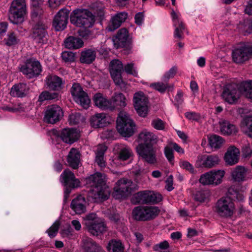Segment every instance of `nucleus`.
Returning a JSON list of instances; mask_svg holds the SVG:
<instances>
[{"label":"nucleus","instance_id":"obj_1","mask_svg":"<svg viewBox=\"0 0 252 252\" xmlns=\"http://www.w3.org/2000/svg\"><path fill=\"white\" fill-rule=\"evenodd\" d=\"M86 185L88 188H90L88 196L95 201L104 200L109 198L110 190L101 173H96L87 178Z\"/></svg>","mask_w":252,"mask_h":252},{"label":"nucleus","instance_id":"obj_2","mask_svg":"<svg viewBox=\"0 0 252 252\" xmlns=\"http://www.w3.org/2000/svg\"><path fill=\"white\" fill-rule=\"evenodd\" d=\"M244 195L233 187L229 188L227 195L219 199L216 204L215 210L218 215L221 217H232L235 211L233 200L242 201Z\"/></svg>","mask_w":252,"mask_h":252},{"label":"nucleus","instance_id":"obj_3","mask_svg":"<svg viewBox=\"0 0 252 252\" xmlns=\"http://www.w3.org/2000/svg\"><path fill=\"white\" fill-rule=\"evenodd\" d=\"M84 224L87 231L92 235L98 236L107 231L104 219L98 217L95 213H90L84 219Z\"/></svg>","mask_w":252,"mask_h":252},{"label":"nucleus","instance_id":"obj_4","mask_svg":"<svg viewBox=\"0 0 252 252\" xmlns=\"http://www.w3.org/2000/svg\"><path fill=\"white\" fill-rule=\"evenodd\" d=\"M71 23L78 27L90 28L94 23V16L87 9H76L70 16Z\"/></svg>","mask_w":252,"mask_h":252},{"label":"nucleus","instance_id":"obj_5","mask_svg":"<svg viewBox=\"0 0 252 252\" xmlns=\"http://www.w3.org/2000/svg\"><path fill=\"white\" fill-rule=\"evenodd\" d=\"M117 129L123 137H129L134 133L135 125L126 112H120L117 119Z\"/></svg>","mask_w":252,"mask_h":252},{"label":"nucleus","instance_id":"obj_6","mask_svg":"<svg viewBox=\"0 0 252 252\" xmlns=\"http://www.w3.org/2000/svg\"><path fill=\"white\" fill-rule=\"evenodd\" d=\"M27 13L25 0H13L9 9V19L12 23L18 24L24 21Z\"/></svg>","mask_w":252,"mask_h":252},{"label":"nucleus","instance_id":"obj_7","mask_svg":"<svg viewBox=\"0 0 252 252\" xmlns=\"http://www.w3.org/2000/svg\"><path fill=\"white\" fill-rule=\"evenodd\" d=\"M162 200L161 194L151 190H143L135 193L131 201L134 204H157Z\"/></svg>","mask_w":252,"mask_h":252},{"label":"nucleus","instance_id":"obj_8","mask_svg":"<svg viewBox=\"0 0 252 252\" xmlns=\"http://www.w3.org/2000/svg\"><path fill=\"white\" fill-rule=\"evenodd\" d=\"M160 210L157 206H137L132 210V216L134 220L138 221H147L157 217Z\"/></svg>","mask_w":252,"mask_h":252},{"label":"nucleus","instance_id":"obj_9","mask_svg":"<svg viewBox=\"0 0 252 252\" xmlns=\"http://www.w3.org/2000/svg\"><path fill=\"white\" fill-rule=\"evenodd\" d=\"M139 157L150 164L157 162V150L152 145L138 144L136 148Z\"/></svg>","mask_w":252,"mask_h":252},{"label":"nucleus","instance_id":"obj_10","mask_svg":"<svg viewBox=\"0 0 252 252\" xmlns=\"http://www.w3.org/2000/svg\"><path fill=\"white\" fill-rule=\"evenodd\" d=\"M73 99L84 108L89 107L91 100L86 92L83 91L80 84L74 83L70 90Z\"/></svg>","mask_w":252,"mask_h":252},{"label":"nucleus","instance_id":"obj_11","mask_svg":"<svg viewBox=\"0 0 252 252\" xmlns=\"http://www.w3.org/2000/svg\"><path fill=\"white\" fill-rule=\"evenodd\" d=\"M109 70L115 84L122 89L125 88L126 84L122 77V73L124 70L122 62L118 59L112 60L109 64Z\"/></svg>","mask_w":252,"mask_h":252},{"label":"nucleus","instance_id":"obj_12","mask_svg":"<svg viewBox=\"0 0 252 252\" xmlns=\"http://www.w3.org/2000/svg\"><path fill=\"white\" fill-rule=\"evenodd\" d=\"M20 71L28 79L38 76L42 71V67L39 61L30 59L26 61L24 65L20 69Z\"/></svg>","mask_w":252,"mask_h":252},{"label":"nucleus","instance_id":"obj_13","mask_svg":"<svg viewBox=\"0 0 252 252\" xmlns=\"http://www.w3.org/2000/svg\"><path fill=\"white\" fill-rule=\"evenodd\" d=\"M242 92L241 84L240 87L236 84H228L224 87L221 96L225 101L233 104L239 98L240 93Z\"/></svg>","mask_w":252,"mask_h":252},{"label":"nucleus","instance_id":"obj_14","mask_svg":"<svg viewBox=\"0 0 252 252\" xmlns=\"http://www.w3.org/2000/svg\"><path fill=\"white\" fill-rule=\"evenodd\" d=\"M132 182L126 178L118 180L114 187V195L116 198L128 196L131 192Z\"/></svg>","mask_w":252,"mask_h":252},{"label":"nucleus","instance_id":"obj_15","mask_svg":"<svg viewBox=\"0 0 252 252\" xmlns=\"http://www.w3.org/2000/svg\"><path fill=\"white\" fill-rule=\"evenodd\" d=\"M133 101L134 107L138 114L142 117H146L148 111V99L144 93L142 92L135 93Z\"/></svg>","mask_w":252,"mask_h":252},{"label":"nucleus","instance_id":"obj_16","mask_svg":"<svg viewBox=\"0 0 252 252\" xmlns=\"http://www.w3.org/2000/svg\"><path fill=\"white\" fill-rule=\"evenodd\" d=\"M63 115L62 108L58 105L48 106L45 112L44 121L48 124H54L59 122Z\"/></svg>","mask_w":252,"mask_h":252},{"label":"nucleus","instance_id":"obj_17","mask_svg":"<svg viewBox=\"0 0 252 252\" xmlns=\"http://www.w3.org/2000/svg\"><path fill=\"white\" fill-rule=\"evenodd\" d=\"M220 159L216 155H200L197 156L195 162L197 168H211L220 163Z\"/></svg>","mask_w":252,"mask_h":252},{"label":"nucleus","instance_id":"obj_18","mask_svg":"<svg viewBox=\"0 0 252 252\" xmlns=\"http://www.w3.org/2000/svg\"><path fill=\"white\" fill-rule=\"evenodd\" d=\"M233 61L242 63L252 57V46H245L236 48L232 53Z\"/></svg>","mask_w":252,"mask_h":252},{"label":"nucleus","instance_id":"obj_19","mask_svg":"<svg viewBox=\"0 0 252 252\" xmlns=\"http://www.w3.org/2000/svg\"><path fill=\"white\" fill-rule=\"evenodd\" d=\"M47 26L41 22L36 23L32 29L33 40L39 44H46L48 41Z\"/></svg>","mask_w":252,"mask_h":252},{"label":"nucleus","instance_id":"obj_20","mask_svg":"<svg viewBox=\"0 0 252 252\" xmlns=\"http://www.w3.org/2000/svg\"><path fill=\"white\" fill-rule=\"evenodd\" d=\"M69 11L66 8L60 9L54 16L53 26L56 31H63L68 22Z\"/></svg>","mask_w":252,"mask_h":252},{"label":"nucleus","instance_id":"obj_21","mask_svg":"<svg viewBox=\"0 0 252 252\" xmlns=\"http://www.w3.org/2000/svg\"><path fill=\"white\" fill-rule=\"evenodd\" d=\"M60 180L63 185L67 188L75 189L80 186V182L75 178L73 173L69 169H65L61 175Z\"/></svg>","mask_w":252,"mask_h":252},{"label":"nucleus","instance_id":"obj_22","mask_svg":"<svg viewBox=\"0 0 252 252\" xmlns=\"http://www.w3.org/2000/svg\"><path fill=\"white\" fill-rule=\"evenodd\" d=\"M127 13L126 12L117 13L112 16L106 28L108 32H113L118 29L127 18Z\"/></svg>","mask_w":252,"mask_h":252},{"label":"nucleus","instance_id":"obj_23","mask_svg":"<svg viewBox=\"0 0 252 252\" xmlns=\"http://www.w3.org/2000/svg\"><path fill=\"white\" fill-rule=\"evenodd\" d=\"M87 202L85 198L79 195L74 198L70 204V208L76 214L81 215L86 211Z\"/></svg>","mask_w":252,"mask_h":252},{"label":"nucleus","instance_id":"obj_24","mask_svg":"<svg viewBox=\"0 0 252 252\" xmlns=\"http://www.w3.org/2000/svg\"><path fill=\"white\" fill-rule=\"evenodd\" d=\"M79 133L75 128H64L60 133V137L65 143L71 144L79 138Z\"/></svg>","mask_w":252,"mask_h":252},{"label":"nucleus","instance_id":"obj_25","mask_svg":"<svg viewBox=\"0 0 252 252\" xmlns=\"http://www.w3.org/2000/svg\"><path fill=\"white\" fill-rule=\"evenodd\" d=\"M239 150L235 146H230L224 156V160L227 164L233 165L239 161Z\"/></svg>","mask_w":252,"mask_h":252},{"label":"nucleus","instance_id":"obj_26","mask_svg":"<svg viewBox=\"0 0 252 252\" xmlns=\"http://www.w3.org/2000/svg\"><path fill=\"white\" fill-rule=\"evenodd\" d=\"M110 100V105L112 106V108H110L111 111L121 109L126 105V98L121 93H114Z\"/></svg>","mask_w":252,"mask_h":252},{"label":"nucleus","instance_id":"obj_27","mask_svg":"<svg viewBox=\"0 0 252 252\" xmlns=\"http://www.w3.org/2000/svg\"><path fill=\"white\" fill-rule=\"evenodd\" d=\"M93 100L94 105L102 110H110V108H112V106L110 105V99H108L105 96L101 93L95 94L93 96Z\"/></svg>","mask_w":252,"mask_h":252},{"label":"nucleus","instance_id":"obj_28","mask_svg":"<svg viewBox=\"0 0 252 252\" xmlns=\"http://www.w3.org/2000/svg\"><path fill=\"white\" fill-rule=\"evenodd\" d=\"M82 247L86 252H102V247L92 238L84 237L82 240Z\"/></svg>","mask_w":252,"mask_h":252},{"label":"nucleus","instance_id":"obj_29","mask_svg":"<svg viewBox=\"0 0 252 252\" xmlns=\"http://www.w3.org/2000/svg\"><path fill=\"white\" fill-rule=\"evenodd\" d=\"M128 37V32L126 29L122 28L119 30L113 39L115 47L116 48L124 47L126 44Z\"/></svg>","mask_w":252,"mask_h":252},{"label":"nucleus","instance_id":"obj_30","mask_svg":"<svg viewBox=\"0 0 252 252\" xmlns=\"http://www.w3.org/2000/svg\"><path fill=\"white\" fill-rule=\"evenodd\" d=\"M90 123L92 127L97 128L107 126L109 124L106 114L104 113L95 114L90 119Z\"/></svg>","mask_w":252,"mask_h":252},{"label":"nucleus","instance_id":"obj_31","mask_svg":"<svg viewBox=\"0 0 252 252\" xmlns=\"http://www.w3.org/2000/svg\"><path fill=\"white\" fill-rule=\"evenodd\" d=\"M46 85L51 90L59 91L63 88L64 81L62 79L56 75H49L46 79Z\"/></svg>","mask_w":252,"mask_h":252},{"label":"nucleus","instance_id":"obj_32","mask_svg":"<svg viewBox=\"0 0 252 252\" xmlns=\"http://www.w3.org/2000/svg\"><path fill=\"white\" fill-rule=\"evenodd\" d=\"M80 153L79 151L77 149L71 148L67 157V161L69 166L74 169H77L80 162Z\"/></svg>","mask_w":252,"mask_h":252},{"label":"nucleus","instance_id":"obj_33","mask_svg":"<svg viewBox=\"0 0 252 252\" xmlns=\"http://www.w3.org/2000/svg\"><path fill=\"white\" fill-rule=\"evenodd\" d=\"M29 88L26 84L22 83L15 84L11 88L10 95L14 97H23L28 93Z\"/></svg>","mask_w":252,"mask_h":252},{"label":"nucleus","instance_id":"obj_34","mask_svg":"<svg viewBox=\"0 0 252 252\" xmlns=\"http://www.w3.org/2000/svg\"><path fill=\"white\" fill-rule=\"evenodd\" d=\"M138 138L141 143L139 144L152 145L157 142L158 137L153 133L143 130L139 134Z\"/></svg>","mask_w":252,"mask_h":252},{"label":"nucleus","instance_id":"obj_35","mask_svg":"<svg viewBox=\"0 0 252 252\" xmlns=\"http://www.w3.org/2000/svg\"><path fill=\"white\" fill-rule=\"evenodd\" d=\"M96 50L92 49H85L81 53L80 61L81 63L90 64L95 59Z\"/></svg>","mask_w":252,"mask_h":252},{"label":"nucleus","instance_id":"obj_36","mask_svg":"<svg viewBox=\"0 0 252 252\" xmlns=\"http://www.w3.org/2000/svg\"><path fill=\"white\" fill-rule=\"evenodd\" d=\"M64 44L66 48L77 49L83 47L84 42L81 38L78 37L69 36L65 39Z\"/></svg>","mask_w":252,"mask_h":252},{"label":"nucleus","instance_id":"obj_37","mask_svg":"<svg viewBox=\"0 0 252 252\" xmlns=\"http://www.w3.org/2000/svg\"><path fill=\"white\" fill-rule=\"evenodd\" d=\"M107 147L103 144L98 145L95 152V161L101 168L105 167L106 162L104 160V155L107 150Z\"/></svg>","mask_w":252,"mask_h":252},{"label":"nucleus","instance_id":"obj_38","mask_svg":"<svg viewBox=\"0 0 252 252\" xmlns=\"http://www.w3.org/2000/svg\"><path fill=\"white\" fill-rule=\"evenodd\" d=\"M221 132L224 135H231L237 132L236 126L231 124L228 121L221 120L219 122Z\"/></svg>","mask_w":252,"mask_h":252},{"label":"nucleus","instance_id":"obj_39","mask_svg":"<svg viewBox=\"0 0 252 252\" xmlns=\"http://www.w3.org/2000/svg\"><path fill=\"white\" fill-rule=\"evenodd\" d=\"M247 169L244 166H237L231 172L233 179L236 182H242L245 180Z\"/></svg>","mask_w":252,"mask_h":252},{"label":"nucleus","instance_id":"obj_40","mask_svg":"<svg viewBox=\"0 0 252 252\" xmlns=\"http://www.w3.org/2000/svg\"><path fill=\"white\" fill-rule=\"evenodd\" d=\"M108 252H124L125 246L119 240L111 239L107 246Z\"/></svg>","mask_w":252,"mask_h":252},{"label":"nucleus","instance_id":"obj_41","mask_svg":"<svg viewBox=\"0 0 252 252\" xmlns=\"http://www.w3.org/2000/svg\"><path fill=\"white\" fill-rule=\"evenodd\" d=\"M241 128L244 133L252 138V116L247 117L243 120Z\"/></svg>","mask_w":252,"mask_h":252},{"label":"nucleus","instance_id":"obj_42","mask_svg":"<svg viewBox=\"0 0 252 252\" xmlns=\"http://www.w3.org/2000/svg\"><path fill=\"white\" fill-rule=\"evenodd\" d=\"M133 155V152L129 147L122 146L118 151L117 158L120 160L125 161L129 159Z\"/></svg>","mask_w":252,"mask_h":252},{"label":"nucleus","instance_id":"obj_43","mask_svg":"<svg viewBox=\"0 0 252 252\" xmlns=\"http://www.w3.org/2000/svg\"><path fill=\"white\" fill-rule=\"evenodd\" d=\"M91 9L94 13L101 18H103L105 14V6L101 1H98L91 3Z\"/></svg>","mask_w":252,"mask_h":252},{"label":"nucleus","instance_id":"obj_44","mask_svg":"<svg viewBox=\"0 0 252 252\" xmlns=\"http://www.w3.org/2000/svg\"><path fill=\"white\" fill-rule=\"evenodd\" d=\"M43 2L42 0H32V17H36L38 16L41 15L43 13V10L42 8Z\"/></svg>","mask_w":252,"mask_h":252},{"label":"nucleus","instance_id":"obj_45","mask_svg":"<svg viewBox=\"0 0 252 252\" xmlns=\"http://www.w3.org/2000/svg\"><path fill=\"white\" fill-rule=\"evenodd\" d=\"M223 142V139L216 134H213L209 137V143L212 148L216 149L220 148Z\"/></svg>","mask_w":252,"mask_h":252},{"label":"nucleus","instance_id":"obj_46","mask_svg":"<svg viewBox=\"0 0 252 252\" xmlns=\"http://www.w3.org/2000/svg\"><path fill=\"white\" fill-rule=\"evenodd\" d=\"M59 97V95L57 93L44 91L39 95L38 97V100L40 102H43L45 100H50L56 99H58Z\"/></svg>","mask_w":252,"mask_h":252},{"label":"nucleus","instance_id":"obj_47","mask_svg":"<svg viewBox=\"0 0 252 252\" xmlns=\"http://www.w3.org/2000/svg\"><path fill=\"white\" fill-rule=\"evenodd\" d=\"M210 192L208 190H203L197 191L194 195V200L199 202H203L209 200Z\"/></svg>","mask_w":252,"mask_h":252},{"label":"nucleus","instance_id":"obj_48","mask_svg":"<svg viewBox=\"0 0 252 252\" xmlns=\"http://www.w3.org/2000/svg\"><path fill=\"white\" fill-rule=\"evenodd\" d=\"M175 30L174 33L175 38L179 40L183 38V33L185 30V26L182 21H178V23H175Z\"/></svg>","mask_w":252,"mask_h":252},{"label":"nucleus","instance_id":"obj_49","mask_svg":"<svg viewBox=\"0 0 252 252\" xmlns=\"http://www.w3.org/2000/svg\"><path fill=\"white\" fill-rule=\"evenodd\" d=\"M241 88L246 96L252 99V81L243 82Z\"/></svg>","mask_w":252,"mask_h":252},{"label":"nucleus","instance_id":"obj_50","mask_svg":"<svg viewBox=\"0 0 252 252\" xmlns=\"http://www.w3.org/2000/svg\"><path fill=\"white\" fill-rule=\"evenodd\" d=\"M212 180H213V184L216 185L220 184L224 175V171L223 170L211 171Z\"/></svg>","mask_w":252,"mask_h":252},{"label":"nucleus","instance_id":"obj_51","mask_svg":"<svg viewBox=\"0 0 252 252\" xmlns=\"http://www.w3.org/2000/svg\"><path fill=\"white\" fill-rule=\"evenodd\" d=\"M6 45L10 46L16 45L20 42V39L14 32H10L5 39Z\"/></svg>","mask_w":252,"mask_h":252},{"label":"nucleus","instance_id":"obj_52","mask_svg":"<svg viewBox=\"0 0 252 252\" xmlns=\"http://www.w3.org/2000/svg\"><path fill=\"white\" fill-rule=\"evenodd\" d=\"M60 225L61 224L59 221H56L46 231V232L50 238H53L56 236L59 231Z\"/></svg>","mask_w":252,"mask_h":252},{"label":"nucleus","instance_id":"obj_53","mask_svg":"<svg viewBox=\"0 0 252 252\" xmlns=\"http://www.w3.org/2000/svg\"><path fill=\"white\" fill-rule=\"evenodd\" d=\"M212 172L210 171L202 175L199 179V182L204 185L213 184L212 180Z\"/></svg>","mask_w":252,"mask_h":252},{"label":"nucleus","instance_id":"obj_54","mask_svg":"<svg viewBox=\"0 0 252 252\" xmlns=\"http://www.w3.org/2000/svg\"><path fill=\"white\" fill-rule=\"evenodd\" d=\"M150 87L161 93H164L168 88V84L163 82L152 83Z\"/></svg>","mask_w":252,"mask_h":252},{"label":"nucleus","instance_id":"obj_55","mask_svg":"<svg viewBox=\"0 0 252 252\" xmlns=\"http://www.w3.org/2000/svg\"><path fill=\"white\" fill-rule=\"evenodd\" d=\"M179 165L181 168L191 174L195 173L193 166L188 161L181 160L179 162Z\"/></svg>","mask_w":252,"mask_h":252},{"label":"nucleus","instance_id":"obj_56","mask_svg":"<svg viewBox=\"0 0 252 252\" xmlns=\"http://www.w3.org/2000/svg\"><path fill=\"white\" fill-rule=\"evenodd\" d=\"M62 58L65 62H73L75 61V54L71 51H64L62 54Z\"/></svg>","mask_w":252,"mask_h":252},{"label":"nucleus","instance_id":"obj_57","mask_svg":"<svg viewBox=\"0 0 252 252\" xmlns=\"http://www.w3.org/2000/svg\"><path fill=\"white\" fill-rule=\"evenodd\" d=\"M164 154L168 161L173 165L174 160L173 150L171 148L166 146L164 148Z\"/></svg>","mask_w":252,"mask_h":252},{"label":"nucleus","instance_id":"obj_58","mask_svg":"<svg viewBox=\"0 0 252 252\" xmlns=\"http://www.w3.org/2000/svg\"><path fill=\"white\" fill-rule=\"evenodd\" d=\"M152 126L156 129L163 130L165 127V123L161 119H157L152 121Z\"/></svg>","mask_w":252,"mask_h":252},{"label":"nucleus","instance_id":"obj_59","mask_svg":"<svg viewBox=\"0 0 252 252\" xmlns=\"http://www.w3.org/2000/svg\"><path fill=\"white\" fill-rule=\"evenodd\" d=\"M169 248V244L166 241L160 242L158 244L155 245L153 247V249L155 251H162L164 250H167Z\"/></svg>","mask_w":252,"mask_h":252},{"label":"nucleus","instance_id":"obj_60","mask_svg":"<svg viewBox=\"0 0 252 252\" xmlns=\"http://www.w3.org/2000/svg\"><path fill=\"white\" fill-rule=\"evenodd\" d=\"M177 71L176 66H173L163 76L164 81H168L169 79L173 78L176 75Z\"/></svg>","mask_w":252,"mask_h":252},{"label":"nucleus","instance_id":"obj_61","mask_svg":"<svg viewBox=\"0 0 252 252\" xmlns=\"http://www.w3.org/2000/svg\"><path fill=\"white\" fill-rule=\"evenodd\" d=\"M124 70L125 72L128 74H132L133 75H136L137 72L134 69V63H127L124 66Z\"/></svg>","mask_w":252,"mask_h":252},{"label":"nucleus","instance_id":"obj_62","mask_svg":"<svg viewBox=\"0 0 252 252\" xmlns=\"http://www.w3.org/2000/svg\"><path fill=\"white\" fill-rule=\"evenodd\" d=\"M80 116L78 113L71 114L69 115L68 121L71 125L77 124L80 120Z\"/></svg>","mask_w":252,"mask_h":252},{"label":"nucleus","instance_id":"obj_63","mask_svg":"<svg viewBox=\"0 0 252 252\" xmlns=\"http://www.w3.org/2000/svg\"><path fill=\"white\" fill-rule=\"evenodd\" d=\"M60 233L64 238H71L73 236V230L70 226L62 230Z\"/></svg>","mask_w":252,"mask_h":252},{"label":"nucleus","instance_id":"obj_64","mask_svg":"<svg viewBox=\"0 0 252 252\" xmlns=\"http://www.w3.org/2000/svg\"><path fill=\"white\" fill-rule=\"evenodd\" d=\"M186 117L189 120L198 121L200 117L199 114L194 112H188L185 114Z\"/></svg>","mask_w":252,"mask_h":252}]
</instances>
